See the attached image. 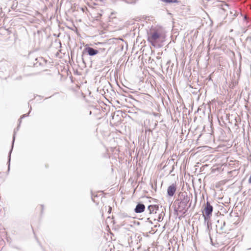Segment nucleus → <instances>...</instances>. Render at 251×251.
Segmentation results:
<instances>
[{
	"instance_id": "obj_17",
	"label": "nucleus",
	"mask_w": 251,
	"mask_h": 251,
	"mask_svg": "<svg viewBox=\"0 0 251 251\" xmlns=\"http://www.w3.org/2000/svg\"><path fill=\"white\" fill-rule=\"evenodd\" d=\"M163 219V218H162V219H161V221H162Z\"/></svg>"
},
{
	"instance_id": "obj_1",
	"label": "nucleus",
	"mask_w": 251,
	"mask_h": 251,
	"mask_svg": "<svg viewBox=\"0 0 251 251\" xmlns=\"http://www.w3.org/2000/svg\"><path fill=\"white\" fill-rule=\"evenodd\" d=\"M179 196L180 199L176 200L175 201V203L176 204L177 203L178 205L176 211H178L179 212L182 213V214H185L191 205V202H190L188 207L186 209L188 203L190 201V197L185 192H180Z\"/></svg>"
},
{
	"instance_id": "obj_3",
	"label": "nucleus",
	"mask_w": 251,
	"mask_h": 251,
	"mask_svg": "<svg viewBox=\"0 0 251 251\" xmlns=\"http://www.w3.org/2000/svg\"><path fill=\"white\" fill-rule=\"evenodd\" d=\"M204 213H203V216L204 219V221H207L212 214L213 211V207L210 204V202L207 201L206 205L204 209Z\"/></svg>"
},
{
	"instance_id": "obj_6",
	"label": "nucleus",
	"mask_w": 251,
	"mask_h": 251,
	"mask_svg": "<svg viewBox=\"0 0 251 251\" xmlns=\"http://www.w3.org/2000/svg\"><path fill=\"white\" fill-rule=\"evenodd\" d=\"M176 190V184H172L169 186L167 189V194L169 197H173Z\"/></svg>"
},
{
	"instance_id": "obj_7",
	"label": "nucleus",
	"mask_w": 251,
	"mask_h": 251,
	"mask_svg": "<svg viewBox=\"0 0 251 251\" xmlns=\"http://www.w3.org/2000/svg\"><path fill=\"white\" fill-rule=\"evenodd\" d=\"M145 209V205L141 203H138L136 205V206L134 209V211L136 213H141L143 212V211H144Z\"/></svg>"
},
{
	"instance_id": "obj_11",
	"label": "nucleus",
	"mask_w": 251,
	"mask_h": 251,
	"mask_svg": "<svg viewBox=\"0 0 251 251\" xmlns=\"http://www.w3.org/2000/svg\"><path fill=\"white\" fill-rule=\"evenodd\" d=\"M99 50V52L103 53L105 52V49L100 48L99 50Z\"/></svg>"
},
{
	"instance_id": "obj_12",
	"label": "nucleus",
	"mask_w": 251,
	"mask_h": 251,
	"mask_svg": "<svg viewBox=\"0 0 251 251\" xmlns=\"http://www.w3.org/2000/svg\"><path fill=\"white\" fill-rule=\"evenodd\" d=\"M161 219V216L160 215L158 217V221H160Z\"/></svg>"
},
{
	"instance_id": "obj_15",
	"label": "nucleus",
	"mask_w": 251,
	"mask_h": 251,
	"mask_svg": "<svg viewBox=\"0 0 251 251\" xmlns=\"http://www.w3.org/2000/svg\"><path fill=\"white\" fill-rule=\"evenodd\" d=\"M163 219V218H162V219H161V221H162Z\"/></svg>"
},
{
	"instance_id": "obj_8",
	"label": "nucleus",
	"mask_w": 251,
	"mask_h": 251,
	"mask_svg": "<svg viewBox=\"0 0 251 251\" xmlns=\"http://www.w3.org/2000/svg\"><path fill=\"white\" fill-rule=\"evenodd\" d=\"M159 206L158 205H150L148 207V210L150 214L156 213L158 210Z\"/></svg>"
},
{
	"instance_id": "obj_13",
	"label": "nucleus",
	"mask_w": 251,
	"mask_h": 251,
	"mask_svg": "<svg viewBox=\"0 0 251 251\" xmlns=\"http://www.w3.org/2000/svg\"><path fill=\"white\" fill-rule=\"evenodd\" d=\"M220 229L222 230H224V227L223 226H221L220 227Z\"/></svg>"
},
{
	"instance_id": "obj_10",
	"label": "nucleus",
	"mask_w": 251,
	"mask_h": 251,
	"mask_svg": "<svg viewBox=\"0 0 251 251\" xmlns=\"http://www.w3.org/2000/svg\"><path fill=\"white\" fill-rule=\"evenodd\" d=\"M165 3H178V0H161Z\"/></svg>"
},
{
	"instance_id": "obj_5",
	"label": "nucleus",
	"mask_w": 251,
	"mask_h": 251,
	"mask_svg": "<svg viewBox=\"0 0 251 251\" xmlns=\"http://www.w3.org/2000/svg\"><path fill=\"white\" fill-rule=\"evenodd\" d=\"M87 53L90 56H94L99 53V50L93 48L88 47L84 49L83 51V55Z\"/></svg>"
},
{
	"instance_id": "obj_2",
	"label": "nucleus",
	"mask_w": 251,
	"mask_h": 251,
	"mask_svg": "<svg viewBox=\"0 0 251 251\" xmlns=\"http://www.w3.org/2000/svg\"><path fill=\"white\" fill-rule=\"evenodd\" d=\"M148 40L152 46L155 47L161 36V33L157 30L151 31L148 33Z\"/></svg>"
},
{
	"instance_id": "obj_14",
	"label": "nucleus",
	"mask_w": 251,
	"mask_h": 251,
	"mask_svg": "<svg viewBox=\"0 0 251 251\" xmlns=\"http://www.w3.org/2000/svg\"><path fill=\"white\" fill-rule=\"evenodd\" d=\"M225 225H226V222L224 221V222H223V226H225Z\"/></svg>"
},
{
	"instance_id": "obj_4",
	"label": "nucleus",
	"mask_w": 251,
	"mask_h": 251,
	"mask_svg": "<svg viewBox=\"0 0 251 251\" xmlns=\"http://www.w3.org/2000/svg\"><path fill=\"white\" fill-rule=\"evenodd\" d=\"M28 114H29V113H27V114H24V115H23L21 117V118H20V121H19V125L18 126V127L16 128H15L14 129V134H13V137L12 149H11V150H10V151L9 152V156H8V170H9V169H10V159H11V153L12 150V149H13V145H14V141H15L16 133L19 130V126H20V123L21 122V119L24 118L27 116L28 115Z\"/></svg>"
},
{
	"instance_id": "obj_16",
	"label": "nucleus",
	"mask_w": 251,
	"mask_h": 251,
	"mask_svg": "<svg viewBox=\"0 0 251 251\" xmlns=\"http://www.w3.org/2000/svg\"><path fill=\"white\" fill-rule=\"evenodd\" d=\"M163 219V218H162V219H161V221H162Z\"/></svg>"
},
{
	"instance_id": "obj_9",
	"label": "nucleus",
	"mask_w": 251,
	"mask_h": 251,
	"mask_svg": "<svg viewBox=\"0 0 251 251\" xmlns=\"http://www.w3.org/2000/svg\"><path fill=\"white\" fill-rule=\"evenodd\" d=\"M36 63L33 64V66L35 67H37V64L39 63V65H41L43 62L45 61V60L42 57L36 58L35 59Z\"/></svg>"
}]
</instances>
